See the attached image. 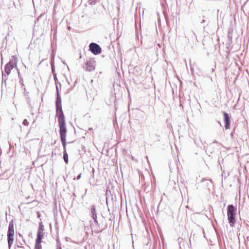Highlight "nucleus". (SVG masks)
<instances>
[{
    "instance_id": "obj_19",
    "label": "nucleus",
    "mask_w": 249,
    "mask_h": 249,
    "mask_svg": "<svg viewBox=\"0 0 249 249\" xmlns=\"http://www.w3.org/2000/svg\"><path fill=\"white\" fill-rule=\"evenodd\" d=\"M56 249H62L61 246L60 245L57 246Z\"/></svg>"
},
{
    "instance_id": "obj_5",
    "label": "nucleus",
    "mask_w": 249,
    "mask_h": 249,
    "mask_svg": "<svg viewBox=\"0 0 249 249\" xmlns=\"http://www.w3.org/2000/svg\"><path fill=\"white\" fill-rule=\"evenodd\" d=\"M89 47V50L95 55L101 53V48L98 44L95 43H91Z\"/></svg>"
},
{
    "instance_id": "obj_15",
    "label": "nucleus",
    "mask_w": 249,
    "mask_h": 249,
    "mask_svg": "<svg viewBox=\"0 0 249 249\" xmlns=\"http://www.w3.org/2000/svg\"><path fill=\"white\" fill-rule=\"evenodd\" d=\"M43 231H44V226L42 224H40L39 226L37 232L43 233Z\"/></svg>"
},
{
    "instance_id": "obj_22",
    "label": "nucleus",
    "mask_w": 249,
    "mask_h": 249,
    "mask_svg": "<svg viewBox=\"0 0 249 249\" xmlns=\"http://www.w3.org/2000/svg\"><path fill=\"white\" fill-rule=\"evenodd\" d=\"M51 66H52V70L53 71V64H52V63H51Z\"/></svg>"
},
{
    "instance_id": "obj_10",
    "label": "nucleus",
    "mask_w": 249,
    "mask_h": 249,
    "mask_svg": "<svg viewBox=\"0 0 249 249\" xmlns=\"http://www.w3.org/2000/svg\"><path fill=\"white\" fill-rule=\"evenodd\" d=\"M201 182L203 184V185L206 188L210 189V187L212 186V181L208 179H204L203 178L201 180Z\"/></svg>"
},
{
    "instance_id": "obj_6",
    "label": "nucleus",
    "mask_w": 249,
    "mask_h": 249,
    "mask_svg": "<svg viewBox=\"0 0 249 249\" xmlns=\"http://www.w3.org/2000/svg\"><path fill=\"white\" fill-rule=\"evenodd\" d=\"M17 67V62L13 61H10L4 67V72L7 75H9L11 70L15 67Z\"/></svg>"
},
{
    "instance_id": "obj_16",
    "label": "nucleus",
    "mask_w": 249,
    "mask_h": 249,
    "mask_svg": "<svg viewBox=\"0 0 249 249\" xmlns=\"http://www.w3.org/2000/svg\"><path fill=\"white\" fill-rule=\"evenodd\" d=\"M35 249H42V247L40 245V243H37V242H36Z\"/></svg>"
},
{
    "instance_id": "obj_9",
    "label": "nucleus",
    "mask_w": 249,
    "mask_h": 249,
    "mask_svg": "<svg viewBox=\"0 0 249 249\" xmlns=\"http://www.w3.org/2000/svg\"><path fill=\"white\" fill-rule=\"evenodd\" d=\"M223 115L224 117V122H225V127L226 129H228L230 128V116L229 114L226 112H223Z\"/></svg>"
},
{
    "instance_id": "obj_7",
    "label": "nucleus",
    "mask_w": 249,
    "mask_h": 249,
    "mask_svg": "<svg viewBox=\"0 0 249 249\" xmlns=\"http://www.w3.org/2000/svg\"><path fill=\"white\" fill-rule=\"evenodd\" d=\"M95 67V62L92 60L87 61L86 63V70L88 71H92L94 70Z\"/></svg>"
},
{
    "instance_id": "obj_1",
    "label": "nucleus",
    "mask_w": 249,
    "mask_h": 249,
    "mask_svg": "<svg viewBox=\"0 0 249 249\" xmlns=\"http://www.w3.org/2000/svg\"><path fill=\"white\" fill-rule=\"evenodd\" d=\"M58 123L60 128V135L61 141L63 147L66 145V134L67 129L65 121V116L64 114H60L58 117Z\"/></svg>"
},
{
    "instance_id": "obj_4",
    "label": "nucleus",
    "mask_w": 249,
    "mask_h": 249,
    "mask_svg": "<svg viewBox=\"0 0 249 249\" xmlns=\"http://www.w3.org/2000/svg\"><path fill=\"white\" fill-rule=\"evenodd\" d=\"M56 100L55 102V107H56V111L57 113H60V114H64L61 105V99L60 96L59 95L58 92V88L56 86Z\"/></svg>"
},
{
    "instance_id": "obj_17",
    "label": "nucleus",
    "mask_w": 249,
    "mask_h": 249,
    "mask_svg": "<svg viewBox=\"0 0 249 249\" xmlns=\"http://www.w3.org/2000/svg\"><path fill=\"white\" fill-rule=\"evenodd\" d=\"M29 122L28 121V120L27 119H24L23 120V124L25 125V126H27L29 125Z\"/></svg>"
},
{
    "instance_id": "obj_13",
    "label": "nucleus",
    "mask_w": 249,
    "mask_h": 249,
    "mask_svg": "<svg viewBox=\"0 0 249 249\" xmlns=\"http://www.w3.org/2000/svg\"><path fill=\"white\" fill-rule=\"evenodd\" d=\"M43 234L42 233L37 232V238L36 240V242H37V243H41V240L43 237Z\"/></svg>"
},
{
    "instance_id": "obj_11",
    "label": "nucleus",
    "mask_w": 249,
    "mask_h": 249,
    "mask_svg": "<svg viewBox=\"0 0 249 249\" xmlns=\"http://www.w3.org/2000/svg\"><path fill=\"white\" fill-rule=\"evenodd\" d=\"M12 175L10 170H7L0 175L2 179H6L9 178Z\"/></svg>"
},
{
    "instance_id": "obj_20",
    "label": "nucleus",
    "mask_w": 249,
    "mask_h": 249,
    "mask_svg": "<svg viewBox=\"0 0 249 249\" xmlns=\"http://www.w3.org/2000/svg\"><path fill=\"white\" fill-rule=\"evenodd\" d=\"M41 15L40 16L38 17L37 18V19H36V20H37V21H38V20H39V18H40V17H41Z\"/></svg>"
},
{
    "instance_id": "obj_8",
    "label": "nucleus",
    "mask_w": 249,
    "mask_h": 249,
    "mask_svg": "<svg viewBox=\"0 0 249 249\" xmlns=\"http://www.w3.org/2000/svg\"><path fill=\"white\" fill-rule=\"evenodd\" d=\"M90 215L93 219L95 224H98L97 216L96 213V210L94 205H92L90 207Z\"/></svg>"
},
{
    "instance_id": "obj_21",
    "label": "nucleus",
    "mask_w": 249,
    "mask_h": 249,
    "mask_svg": "<svg viewBox=\"0 0 249 249\" xmlns=\"http://www.w3.org/2000/svg\"><path fill=\"white\" fill-rule=\"evenodd\" d=\"M205 22V20L204 19L202 20V21H201V23H204Z\"/></svg>"
},
{
    "instance_id": "obj_3",
    "label": "nucleus",
    "mask_w": 249,
    "mask_h": 249,
    "mask_svg": "<svg viewBox=\"0 0 249 249\" xmlns=\"http://www.w3.org/2000/svg\"><path fill=\"white\" fill-rule=\"evenodd\" d=\"M14 235V223L13 221L10 222L9 224L8 230L7 232L8 244L9 249L11 247L13 243Z\"/></svg>"
},
{
    "instance_id": "obj_2",
    "label": "nucleus",
    "mask_w": 249,
    "mask_h": 249,
    "mask_svg": "<svg viewBox=\"0 0 249 249\" xmlns=\"http://www.w3.org/2000/svg\"><path fill=\"white\" fill-rule=\"evenodd\" d=\"M236 208L233 205H229L227 208L228 219L231 226H232L235 222L234 215L235 214Z\"/></svg>"
},
{
    "instance_id": "obj_12",
    "label": "nucleus",
    "mask_w": 249,
    "mask_h": 249,
    "mask_svg": "<svg viewBox=\"0 0 249 249\" xmlns=\"http://www.w3.org/2000/svg\"><path fill=\"white\" fill-rule=\"evenodd\" d=\"M64 148V154H63V159L64 160V161L66 163H68V155L66 152V145L65 147H63Z\"/></svg>"
},
{
    "instance_id": "obj_18",
    "label": "nucleus",
    "mask_w": 249,
    "mask_h": 249,
    "mask_svg": "<svg viewBox=\"0 0 249 249\" xmlns=\"http://www.w3.org/2000/svg\"><path fill=\"white\" fill-rule=\"evenodd\" d=\"M81 177V174L78 175L77 177V179H79Z\"/></svg>"
},
{
    "instance_id": "obj_14",
    "label": "nucleus",
    "mask_w": 249,
    "mask_h": 249,
    "mask_svg": "<svg viewBox=\"0 0 249 249\" xmlns=\"http://www.w3.org/2000/svg\"><path fill=\"white\" fill-rule=\"evenodd\" d=\"M8 75H7L6 73H4L2 72V84L3 83V82H4V83L6 84V81L8 79V77H7Z\"/></svg>"
}]
</instances>
